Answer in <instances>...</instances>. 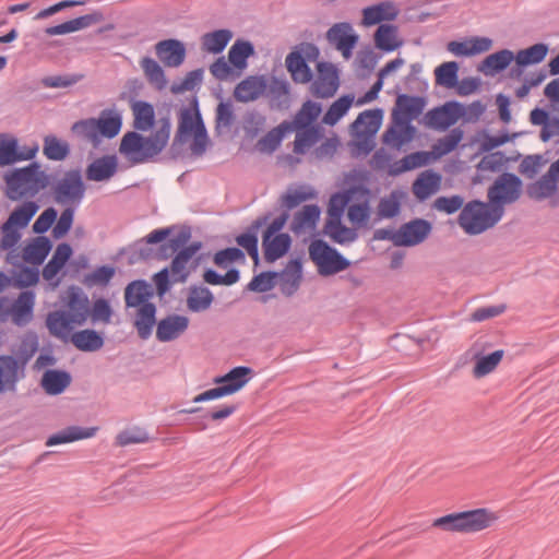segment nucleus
<instances>
[{
  "label": "nucleus",
  "instance_id": "obj_1",
  "mask_svg": "<svg viewBox=\"0 0 559 559\" xmlns=\"http://www.w3.org/2000/svg\"><path fill=\"white\" fill-rule=\"evenodd\" d=\"M5 195L12 201L34 198L41 190L51 187V193L57 203L67 205L60 217H57L51 236L59 240L66 237L73 227L75 209L84 198L86 185L80 169H72L57 179L53 174L41 169L38 162H33L22 168H13L5 173Z\"/></svg>",
  "mask_w": 559,
  "mask_h": 559
},
{
  "label": "nucleus",
  "instance_id": "obj_2",
  "mask_svg": "<svg viewBox=\"0 0 559 559\" xmlns=\"http://www.w3.org/2000/svg\"><path fill=\"white\" fill-rule=\"evenodd\" d=\"M175 229L176 226H168L152 230L135 242L139 246L135 253L143 261L153 257L165 261L173 257V271L188 272L189 276L191 269H188V264L202 249L203 243L200 240L190 242L192 234L189 226H183L176 235Z\"/></svg>",
  "mask_w": 559,
  "mask_h": 559
},
{
  "label": "nucleus",
  "instance_id": "obj_3",
  "mask_svg": "<svg viewBox=\"0 0 559 559\" xmlns=\"http://www.w3.org/2000/svg\"><path fill=\"white\" fill-rule=\"evenodd\" d=\"M508 142H432V148H440L442 153H450L454 150L474 148L476 152L473 156L483 154L480 160L476 165V173L472 178L474 185H480L490 179L486 173H500L502 167L508 163V157L501 151L492 152V150L503 146Z\"/></svg>",
  "mask_w": 559,
  "mask_h": 559
},
{
  "label": "nucleus",
  "instance_id": "obj_4",
  "mask_svg": "<svg viewBox=\"0 0 559 559\" xmlns=\"http://www.w3.org/2000/svg\"><path fill=\"white\" fill-rule=\"evenodd\" d=\"M122 127V115L115 108H106L97 118L82 119L73 123L71 130L80 140H112Z\"/></svg>",
  "mask_w": 559,
  "mask_h": 559
},
{
  "label": "nucleus",
  "instance_id": "obj_5",
  "mask_svg": "<svg viewBox=\"0 0 559 559\" xmlns=\"http://www.w3.org/2000/svg\"><path fill=\"white\" fill-rule=\"evenodd\" d=\"M38 347V338L34 335L31 342L23 340L17 356L0 355V394L16 390V383L25 377L26 365Z\"/></svg>",
  "mask_w": 559,
  "mask_h": 559
},
{
  "label": "nucleus",
  "instance_id": "obj_6",
  "mask_svg": "<svg viewBox=\"0 0 559 559\" xmlns=\"http://www.w3.org/2000/svg\"><path fill=\"white\" fill-rule=\"evenodd\" d=\"M503 215L488 200L474 199L465 203L459 214L457 224L468 236H476L495 227Z\"/></svg>",
  "mask_w": 559,
  "mask_h": 559
},
{
  "label": "nucleus",
  "instance_id": "obj_7",
  "mask_svg": "<svg viewBox=\"0 0 559 559\" xmlns=\"http://www.w3.org/2000/svg\"><path fill=\"white\" fill-rule=\"evenodd\" d=\"M498 516L487 508L453 512L433 521V526L447 532L476 533L490 527Z\"/></svg>",
  "mask_w": 559,
  "mask_h": 559
},
{
  "label": "nucleus",
  "instance_id": "obj_8",
  "mask_svg": "<svg viewBox=\"0 0 559 559\" xmlns=\"http://www.w3.org/2000/svg\"><path fill=\"white\" fill-rule=\"evenodd\" d=\"M454 105L456 107V112H454L456 123L461 121L460 124L473 131L468 140H515L522 134L521 132L510 134L503 130L493 135L486 127L480 126L479 118L486 110V105L480 99H476L469 105L454 100Z\"/></svg>",
  "mask_w": 559,
  "mask_h": 559
},
{
  "label": "nucleus",
  "instance_id": "obj_9",
  "mask_svg": "<svg viewBox=\"0 0 559 559\" xmlns=\"http://www.w3.org/2000/svg\"><path fill=\"white\" fill-rule=\"evenodd\" d=\"M322 114L321 103L307 99L292 119L296 135L294 140H341L336 133L326 136L323 123L319 122Z\"/></svg>",
  "mask_w": 559,
  "mask_h": 559
},
{
  "label": "nucleus",
  "instance_id": "obj_10",
  "mask_svg": "<svg viewBox=\"0 0 559 559\" xmlns=\"http://www.w3.org/2000/svg\"><path fill=\"white\" fill-rule=\"evenodd\" d=\"M308 251L310 260L317 266L318 274L323 277L335 275L352 265L347 258L322 238L312 237Z\"/></svg>",
  "mask_w": 559,
  "mask_h": 559
},
{
  "label": "nucleus",
  "instance_id": "obj_11",
  "mask_svg": "<svg viewBox=\"0 0 559 559\" xmlns=\"http://www.w3.org/2000/svg\"><path fill=\"white\" fill-rule=\"evenodd\" d=\"M524 191L523 180L510 171L500 173L487 191L488 200L504 215L506 205L515 203Z\"/></svg>",
  "mask_w": 559,
  "mask_h": 559
},
{
  "label": "nucleus",
  "instance_id": "obj_12",
  "mask_svg": "<svg viewBox=\"0 0 559 559\" xmlns=\"http://www.w3.org/2000/svg\"><path fill=\"white\" fill-rule=\"evenodd\" d=\"M173 140H211L199 109V100L194 96L190 107L180 109L178 129Z\"/></svg>",
  "mask_w": 559,
  "mask_h": 559
},
{
  "label": "nucleus",
  "instance_id": "obj_13",
  "mask_svg": "<svg viewBox=\"0 0 559 559\" xmlns=\"http://www.w3.org/2000/svg\"><path fill=\"white\" fill-rule=\"evenodd\" d=\"M525 193L534 201L550 199L554 206L559 205V158L537 180L526 185Z\"/></svg>",
  "mask_w": 559,
  "mask_h": 559
},
{
  "label": "nucleus",
  "instance_id": "obj_14",
  "mask_svg": "<svg viewBox=\"0 0 559 559\" xmlns=\"http://www.w3.org/2000/svg\"><path fill=\"white\" fill-rule=\"evenodd\" d=\"M169 142H120L118 152L126 160V168L157 160Z\"/></svg>",
  "mask_w": 559,
  "mask_h": 559
},
{
  "label": "nucleus",
  "instance_id": "obj_15",
  "mask_svg": "<svg viewBox=\"0 0 559 559\" xmlns=\"http://www.w3.org/2000/svg\"><path fill=\"white\" fill-rule=\"evenodd\" d=\"M20 258V253L8 252L7 262L12 265V269L10 270V275L0 271V293L8 287L22 289L37 281L38 274L33 273V270L26 266Z\"/></svg>",
  "mask_w": 559,
  "mask_h": 559
},
{
  "label": "nucleus",
  "instance_id": "obj_16",
  "mask_svg": "<svg viewBox=\"0 0 559 559\" xmlns=\"http://www.w3.org/2000/svg\"><path fill=\"white\" fill-rule=\"evenodd\" d=\"M383 117L384 110L382 108L366 109L359 112L350 123L352 140H376Z\"/></svg>",
  "mask_w": 559,
  "mask_h": 559
},
{
  "label": "nucleus",
  "instance_id": "obj_17",
  "mask_svg": "<svg viewBox=\"0 0 559 559\" xmlns=\"http://www.w3.org/2000/svg\"><path fill=\"white\" fill-rule=\"evenodd\" d=\"M318 79L312 82L311 92L317 98H330L340 87L337 67L329 61L317 62Z\"/></svg>",
  "mask_w": 559,
  "mask_h": 559
},
{
  "label": "nucleus",
  "instance_id": "obj_18",
  "mask_svg": "<svg viewBox=\"0 0 559 559\" xmlns=\"http://www.w3.org/2000/svg\"><path fill=\"white\" fill-rule=\"evenodd\" d=\"M366 195H370V190L362 185L352 186L348 191L334 192L328 203L325 221H343L355 198Z\"/></svg>",
  "mask_w": 559,
  "mask_h": 559
},
{
  "label": "nucleus",
  "instance_id": "obj_19",
  "mask_svg": "<svg viewBox=\"0 0 559 559\" xmlns=\"http://www.w3.org/2000/svg\"><path fill=\"white\" fill-rule=\"evenodd\" d=\"M274 212L267 211L257 217L241 234L236 237L238 248L246 250L248 255L258 265L259 254V231L273 217Z\"/></svg>",
  "mask_w": 559,
  "mask_h": 559
},
{
  "label": "nucleus",
  "instance_id": "obj_20",
  "mask_svg": "<svg viewBox=\"0 0 559 559\" xmlns=\"http://www.w3.org/2000/svg\"><path fill=\"white\" fill-rule=\"evenodd\" d=\"M62 308L72 317V323L81 326L90 316L88 296L80 286L70 285L62 298Z\"/></svg>",
  "mask_w": 559,
  "mask_h": 559
},
{
  "label": "nucleus",
  "instance_id": "obj_21",
  "mask_svg": "<svg viewBox=\"0 0 559 559\" xmlns=\"http://www.w3.org/2000/svg\"><path fill=\"white\" fill-rule=\"evenodd\" d=\"M432 231V223L420 217L403 223L399 228L400 247H415L423 243Z\"/></svg>",
  "mask_w": 559,
  "mask_h": 559
},
{
  "label": "nucleus",
  "instance_id": "obj_22",
  "mask_svg": "<svg viewBox=\"0 0 559 559\" xmlns=\"http://www.w3.org/2000/svg\"><path fill=\"white\" fill-rule=\"evenodd\" d=\"M293 246L289 234L262 230V251L266 263H274L287 255Z\"/></svg>",
  "mask_w": 559,
  "mask_h": 559
},
{
  "label": "nucleus",
  "instance_id": "obj_23",
  "mask_svg": "<svg viewBox=\"0 0 559 559\" xmlns=\"http://www.w3.org/2000/svg\"><path fill=\"white\" fill-rule=\"evenodd\" d=\"M441 183L442 175L432 168H428L417 175L411 190L417 203H425L441 189Z\"/></svg>",
  "mask_w": 559,
  "mask_h": 559
},
{
  "label": "nucleus",
  "instance_id": "obj_24",
  "mask_svg": "<svg viewBox=\"0 0 559 559\" xmlns=\"http://www.w3.org/2000/svg\"><path fill=\"white\" fill-rule=\"evenodd\" d=\"M322 210L317 204H305L298 210L293 217L290 223V230L296 235L300 236L307 230L310 231V238H305L304 241L307 242L308 239H312V234H317V226L320 222Z\"/></svg>",
  "mask_w": 559,
  "mask_h": 559
},
{
  "label": "nucleus",
  "instance_id": "obj_25",
  "mask_svg": "<svg viewBox=\"0 0 559 559\" xmlns=\"http://www.w3.org/2000/svg\"><path fill=\"white\" fill-rule=\"evenodd\" d=\"M326 38L330 43L334 44L335 48L342 52L345 59L352 57L353 50L359 39L352 24L348 22L335 23L329 28Z\"/></svg>",
  "mask_w": 559,
  "mask_h": 559
},
{
  "label": "nucleus",
  "instance_id": "obj_26",
  "mask_svg": "<svg viewBox=\"0 0 559 559\" xmlns=\"http://www.w3.org/2000/svg\"><path fill=\"white\" fill-rule=\"evenodd\" d=\"M119 170L117 154H105L90 162L85 169V177L90 181L103 182L110 180Z\"/></svg>",
  "mask_w": 559,
  "mask_h": 559
},
{
  "label": "nucleus",
  "instance_id": "obj_27",
  "mask_svg": "<svg viewBox=\"0 0 559 559\" xmlns=\"http://www.w3.org/2000/svg\"><path fill=\"white\" fill-rule=\"evenodd\" d=\"M280 289L286 297H292L300 286L304 275L301 257L290 258L286 266L277 271Z\"/></svg>",
  "mask_w": 559,
  "mask_h": 559
},
{
  "label": "nucleus",
  "instance_id": "obj_28",
  "mask_svg": "<svg viewBox=\"0 0 559 559\" xmlns=\"http://www.w3.org/2000/svg\"><path fill=\"white\" fill-rule=\"evenodd\" d=\"M254 376V370L249 366L233 367L227 373L216 376L214 384H221L227 396L240 391Z\"/></svg>",
  "mask_w": 559,
  "mask_h": 559
},
{
  "label": "nucleus",
  "instance_id": "obj_29",
  "mask_svg": "<svg viewBox=\"0 0 559 559\" xmlns=\"http://www.w3.org/2000/svg\"><path fill=\"white\" fill-rule=\"evenodd\" d=\"M454 110H456L454 99L448 100L428 110L424 116V123L430 129L444 132L456 124Z\"/></svg>",
  "mask_w": 559,
  "mask_h": 559
},
{
  "label": "nucleus",
  "instance_id": "obj_30",
  "mask_svg": "<svg viewBox=\"0 0 559 559\" xmlns=\"http://www.w3.org/2000/svg\"><path fill=\"white\" fill-rule=\"evenodd\" d=\"M155 51L158 59L168 68L180 67L187 56L185 44L176 38H168L158 41L155 45Z\"/></svg>",
  "mask_w": 559,
  "mask_h": 559
},
{
  "label": "nucleus",
  "instance_id": "obj_31",
  "mask_svg": "<svg viewBox=\"0 0 559 559\" xmlns=\"http://www.w3.org/2000/svg\"><path fill=\"white\" fill-rule=\"evenodd\" d=\"M285 67L294 83L307 84L313 80V72L302 57V45H297L285 59Z\"/></svg>",
  "mask_w": 559,
  "mask_h": 559
},
{
  "label": "nucleus",
  "instance_id": "obj_32",
  "mask_svg": "<svg viewBox=\"0 0 559 559\" xmlns=\"http://www.w3.org/2000/svg\"><path fill=\"white\" fill-rule=\"evenodd\" d=\"M189 326V318L183 314L171 313L160 319L156 328V338L168 343L181 335Z\"/></svg>",
  "mask_w": 559,
  "mask_h": 559
},
{
  "label": "nucleus",
  "instance_id": "obj_33",
  "mask_svg": "<svg viewBox=\"0 0 559 559\" xmlns=\"http://www.w3.org/2000/svg\"><path fill=\"white\" fill-rule=\"evenodd\" d=\"M492 39L485 36H474L464 40H451L447 50L456 57H472L488 51Z\"/></svg>",
  "mask_w": 559,
  "mask_h": 559
},
{
  "label": "nucleus",
  "instance_id": "obj_34",
  "mask_svg": "<svg viewBox=\"0 0 559 559\" xmlns=\"http://www.w3.org/2000/svg\"><path fill=\"white\" fill-rule=\"evenodd\" d=\"M266 88L267 80L264 75H249L236 85L234 97L240 103L252 102L263 95Z\"/></svg>",
  "mask_w": 559,
  "mask_h": 559
},
{
  "label": "nucleus",
  "instance_id": "obj_35",
  "mask_svg": "<svg viewBox=\"0 0 559 559\" xmlns=\"http://www.w3.org/2000/svg\"><path fill=\"white\" fill-rule=\"evenodd\" d=\"M400 13V9L392 1H381L379 3L366 7L362 10V24L373 26L384 22L394 21Z\"/></svg>",
  "mask_w": 559,
  "mask_h": 559
},
{
  "label": "nucleus",
  "instance_id": "obj_36",
  "mask_svg": "<svg viewBox=\"0 0 559 559\" xmlns=\"http://www.w3.org/2000/svg\"><path fill=\"white\" fill-rule=\"evenodd\" d=\"M427 100L424 96L399 94L396 97V107L393 109L400 120L412 122L417 119L424 111Z\"/></svg>",
  "mask_w": 559,
  "mask_h": 559
},
{
  "label": "nucleus",
  "instance_id": "obj_37",
  "mask_svg": "<svg viewBox=\"0 0 559 559\" xmlns=\"http://www.w3.org/2000/svg\"><path fill=\"white\" fill-rule=\"evenodd\" d=\"M154 296L153 286L145 280H134L124 288L126 308H140L144 304H153L151 299Z\"/></svg>",
  "mask_w": 559,
  "mask_h": 559
},
{
  "label": "nucleus",
  "instance_id": "obj_38",
  "mask_svg": "<svg viewBox=\"0 0 559 559\" xmlns=\"http://www.w3.org/2000/svg\"><path fill=\"white\" fill-rule=\"evenodd\" d=\"M73 325L72 317L64 308L52 310L47 314L46 326L49 333L62 342L69 341Z\"/></svg>",
  "mask_w": 559,
  "mask_h": 559
},
{
  "label": "nucleus",
  "instance_id": "obj_39",
  "mask_svg": "<svg viewBox=\"0 0 559 559\" xmlns=\"http://www.w3.org/2000/svg\"><path fill=\"white\" fill-rule=\"evenodd\" d=\"M328 236L334 243L347 245L358 238V231L354 227H347L343 221H325L322 230L312 234V237Z\"/></svg>",
  "mask_w": 559,
  "mask_h": 559
},
{
  "label": "nucleus",
  "instance_id": "obj_40",
  "mask_svg": "<svg viewBox=\"0 0 559 559\" xmlns=\"http://www.w3.org/2000/svg\"><path fill=\"white\" fill-rule=\"evenodd\" d=\"M71 382L72 376L68 370L48 368L44 371L40 385L46 394L57 396L62 394Z\"/></svg>",
  "mask_w": 559,
  "mask_h": 559
},
{
  "label": "nucleus",
  "instance_id": "obj_41",
  "mask_svg": "<svg viewBox=\"0 0 559 559\" xmlns=\"http://www.w3.org/2000/svg\"><path fill=\"white\" fill-rule=\"evenodd\" d=\"M214 142H171L169 157L175 160L189 163L203 155Z\"/></svg>",
  "mask_w": 559,
  "mask_h": 559
},
{
  "label": "nucleus",
  "instance_id": "obj_42",
  "mask_svg": "<svg viewBox=\"0 0 559 559\" xmlns=\"http://www.w3.org/2000/svg\"><path fill=\"white\" fill-rule=\"evenodd\" d=\"M374 46L383 52H393L402 47L403 40L399 38V27L392 23H383L373 34Z\"/></svg>",
  "mask_w": 559,
  "mask_h": 559
},
{
  "label": "nucleus",
  "instance_id": "obj_43",
  "mask_svg": "<svg viewBox=\"0 0 559 559\" xmlns=\"http://www.w3.org/2000/svg\"><path fill=\"white\" fill-rule=\"evenodd\" d=\"M53 243L49 237L37 236L24 247L22 259L35 266L44 263L52 250Z\"/></svg>",
  "mask_w": 559,
  "mask_h": 559
},
{
  "label": "nucleus",
  "instance_id": "obj_44",
  "mask_svg": "<svg viewBox=\"0 0 559 559\" xmlns=\"http://www.w3.org/2000/svg\"><path fill=\"white\" fill-rule=\"evenodd\" d=\"M157 307L153 304H144L142 307L136 308V314L133 325L141 340H147L153 333L154 326L157 328L158 321L156 320Z\"/></svg>",
  "mask_w": 559,
  "mask_h": 559
},
{
  "label": "nucleus",
  "instance_id": "obj_45",
  "mask_svg": "<svg viewBox=\"0 0 559 559\" xmlns=\"http://www.w3.org/2000/svg\"><path fill=\"white\" fill-rule=\"evenodd\" d=\"M69 338L76 349L85 353L97 352L105 344L104 333L94 329H84L72 332Z\"/></svg>",
  "mask_w": 559,
  "mask_h": 559
},
{
  "label": "nucleus",
  "instance_id": "obj_46",
  "mask_svg": "<svg viewBox=\"0 0 559 559\" xmlns=\"http://www.w3.org/2000/svg\"><path fill=\"white\" fill-rule=\"evenodd\" d=\"M515 55L509 49H501L488 55L479 64L478 70L486 76H495L511 64Z\"/></svg>",
  "mask_w": 559,
  "mask_h": 559
},
{
  "label": "nucleus",
  "instance_id": "obj_47",
  "mask_svg": "<svg viewBox=\"0 0 559 559\" xmlns=\"http://www.w3.org/2000/svg\"><path fill=\"white\" fill-rule=\"evenodd\" d=\"M133 128L140 132H147L155 126V110L151 103L145 100H135L132 105Z\"/></svg>",
  "mask_w": 559,
  "mask_h": 559
},
{
  "label": "nucleus",
  "instance_id": "obj_48",
  "mask_svg": "<svg viewBox=\"0 0 559 559\" xmlns=\"http://www.w3.org/2000/svg\"><path fill=\"white\" fill-rule=\"evenodd\" d=\"M187 278L188 272L173 271L171 265L163 267L153 276L157 296L163 298L176 282L183 283Z\"/></svg>",
  "mask_w": 559,
  "mask_h": 559
},
{
  "label": "nucleus",
  "instance_id": "obj_49",
  "mask_svg": "<svg viewBox=\"0 0 559 559\" xmlns=\"http://www.w3.org/2000/svg\"><path fill=\"white\" fill-rule=\"evenodd\" d=\"M318 192L308 185H301L298 188H288L281 198V209L294 210L301 203L317 198Z\"/></svg>",
  "mask_w": 559,
  "mask_h": 559
},
{
  "label": "nucleus",
  "instance_id": "obj_50",
  "mask_svg": "<svg viewBox=\"0 0 559 559\" xmlns=\"http://www.w3.org/2000/svg\"><path fill=\"white\" fill-rule=\"evenodd\" d=\"M38 210L39 205L36 201L25 200L10 213L5 223L22 230L27 227Z\"/></svg>",
  "mask_w": 559,
  "mask_h": 559
},
{
  "label": "nucleus",
  "instance_id": "obj_51",
  "mask_svg": "<svg viewBox=\"0 0 559 559\" xmlns=\"http://www.w3.org/2000/svg\"><path fill=\"white\" fill-rule=\"evenodd\" d=\"M416 128L412 122L400 120L397 114L392 111V123L381 134L379 140H415Z\"/></svg>",
  "mask_w": 559,
  "mask_h": 559
},
{
  "label": "nucleus",
  "instance_id": "obj_52",
  "mask_svg": "<svg viewBox=\"0 0 559 559\" xmlns=\"http://www.w3.org/2000/svg\"><path fill=\"white\" fill-rule=\"evenodd\" d=\"M369 197L355 198L357 202L353 201L348 207L347 218L356 230L367 226L370 219L371 207L369 205Z\"/></svg>",
  "mask_w": 559,
  "mask_h": 559
},
{
  "label": "nucleus",
  "instance_id": "obj_53",
  "mask_svg": "<svg viewBox=\"0 0 559 559\" xmlns=\"http://www.w3.org/2000/svg\"><path fill=\"white\" fill-rule=\"evenodd\" d=\"M355 100L354 94H345L334 100L321 119V123L333 127L335 126L350 109Z\"/></svg>",
  "mask_w": 559,
  "mask_h": 559
},
{
  "label": "nucleus",
  "instance_id": "obj_54",
  "mask_svg": "<svg viewBox=\"0 0 559 559\" xmlns=\"http://www.w3.org/2000/svg\"><path fill=\"white\" fill-rule=\"evenodd\" d=\"M21 297H23L22 302L14 300L11 316L13 323L17 326H23L33 319L34 293L23 292Z\"/></svg>",
  "mask_w": 559,
  "mask_h": 559
},
{
  "label": "nucleus",
  "instance_id": "obj_55",
  "mask_svg": "<svg viewBox=\"0 0 559 559\" xmlns=\"http://www.w3.org/2000/svg\"><path fill=\"white\" fill-rule=\"evenodd\" d=\"M254 53V46L249 40L237 39L228 51L229 63L237 70L242 71L248 59Z\"/></svg>",
  "mask_w": 559,
  "mask_h": 559
},
{
  "label": "nucleus",
  "instance_id": "obj_56",
  "mask_svg": "<svg viewBox=\"0 0 559 559\" xmlns=\"http://www.w3.org/2000/svg\"><path fill=\"white\" fill-rule=\"evenodd\" d=\"M407 193L404 190H393L389 198L381 199L378 205L379 218H393L400 215L402 203Z\"/></svg>",
  "mask_w": 559,
  "mask_h": 559
},
{
  "label": "nucleus",
  "instance_id": "obj_57",
  "mask_svg": "<svg viewBox=\"0 0 559 559\" xmlns=\"http://www.w3.org/2000/svg\"><path fill=\"white\" fill-rule=\"evenodd\" d=\"M214 301V295L206 286L193 285L187 298L188 309L192 312H201L209 309Z\"/></svg>",
  "mask_w": 559,
  "mask_h": 559
},
{
  "label": "nucleus",
  "instance_id": "obj_58",
  "mask_svg": "<svg viewBox=\"0 0 559 559\" xmlns=\"http://www.w3.org/2000/svg\"><path fill=\"white\" fill-rule=\"evenodd\" d=\"M504 350L497 349L487 355L477 354L475 356V365L473 374L475 378H483L496 369L501 359L503 358Z\"/></svg>",
  "mask_w": 559,
  "mask_h": 559
},
{
  "label": "nucleus",
  "instance_id": "obj_59",
  "mask_svg": "<svg viewBox=\"0 0 559 559\" xmlns=\"http://www.w3.org/2000/svg\"><path fill=\"white\" fill-rule=\"evenodd\" d=\"M231 38L233 32L230 29H215L203 36V47L209 52L218 55L224 51Z\"/></svg>",
  "mask_w": 559,
  "mask_h": 559
},
{
  "label": "nucleus",
  "instance_id": "obj_60",
  "mask_svg": "<svg viewBox=\"0 0 559 559\" xmlns=\"http://www.w3.org/2000/svg\"><path fill=\"white\" fill-rule=\"evenodd\" d=\"M147 81L157 90L166 87L167 79L162 66L151 57L142 58L140 62Z\"/></svg>",
  "mask_w": 559,
  "mask_h": 559
},
{
  "label": "nucleus",
  "instance_id": "obj_61",
  "mask_svg": "<svg viewBox=\"0 0 559 559\" xmlns=\"http://www.w3.org/2000/svg\"><path fill=\"white\" fill-rule=\"evenodd\" d=\"M460 63L456 61H447L435 69L436 84L452 88L455 87L459 80Z\"/></svg>",
  "mask_w": 559,
  "mask_h": 559
},
{
  "label": "nucleus",
  "instance_id": "obj_62",
  "mask_svg": "<svg viewBox=\"0 0 559 559\" xmlns=\"http://www.w3.org/2000/svg\"><path fill=\"white\" fill-rule=\"evenodd\" d=\"M203 280L205 283L214 286H231L239 282L240 271L237 267L230 266L225 274H221L213 267H205Z\"/></svg>",
  "mask_w": 559,
  "mask_h": 559
},
{
  "label": "nucleus",
  "instance_id": "obj_63",
  "mask_svg": "<svg viewBox=\"0 0 559 559\" xmlns=\"http://www.w3.org/2000/svg\"><path fill=\"white\" fill-rule=\"evenodd\" d=\"M278 284L277 271L266 270L254 275L248 283L247 289L253 293H266Z\"/></svg>",
  "mask_w": 559,
  "mask_h": 559
},
{
  "label": "nucleus",
  "instance_id": "obj_64",
  "mask_svg": "<svg viewBox=\"0 0 559 559\" xmlns=\"http://www.w3.org/2000/svg\"><path fill=\"white\" fill-rule=\"evenodd\" d=\"M549 47L547 44L537 43L525 49H521L519 55V62L522 67L538 64L543 62L548 53Z\"/></svg>",
  "mask_w": 559,
  "mask_h": 559
}]
</instances>
